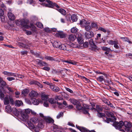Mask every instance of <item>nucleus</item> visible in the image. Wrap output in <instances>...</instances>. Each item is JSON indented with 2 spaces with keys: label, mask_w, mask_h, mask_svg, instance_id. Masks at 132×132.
Returning a JSON list of instances; mask_svg holds the SVG:
<instances>
[{
  "label": "nucleus",
  "mask_w": 132,
  "mask_h": 132,
  "mask_svg": "<svg viewBox=\"0 0 132 132\" xmlns=\"http://www.w3.org/2000/svg\"><path fill=\"white\" fill-rule=\"evenodd\" d=\"M31 111L29 109H25V110H22L20 109H15L13 112L16 116H20L24 120H26L28 119V114L30 113Z\"/></svg>",
  "instance_id": "f257e3e1"
},
{
  "label": "nucleus",
  "mask_w": 132,
  "mask_h": 132,
  "mask_svg": "<svg viewBox=\"0 0 132 132\" xmlns=\"http://www.w3.org/2000/svg\"><path fill=\"white\" fill-rule=\"evenodd\" d=\"M94 33L92 31L86 32L85 34L86 38L90 39L89 40V44L92 47L91 50L93 51H95L97 47L94 43L93 39L92 38L94 36Z\"/></svg>",
  "instance_id": "f03ea898"
},
{
  "label": "nucleus",
  "mask_w": 132,
  "mask_h": 132,
  "mask_svg": "<svg viewBox=\"0 0 132 132\" xmlns=\"http://www.w3.org/2000/svg\"><path fill=\"white\" fill-rule=\"evenodd\" d=\"M113 125L114 127L117 129H120L124 126L127 129V130H130V128L132 127V123L131 122H128L126 121L124 122L122 121H120L119 122H115L113 123Z\"/></svg>",
  "instance_id": "7ed1b4c3"
},
{
  "label": "nucleus",
  "mask_w": 132,
  "mask_h": 132,
  "mask_svg": "<svg viewBox=\"0 0 132 132\" xmlns=\"http://www.w3.org/2000/svg\"><path fill=\"white\" fill-rule=\"evenodd\" d=\"M46 7L55 9V7L59 8L60 6L50 0H46L45 2L40 4Z\"/></svg>",
  "instance_id": "20e7f679"
},
{
  "label": "nucleus",
  "mask_w": 132,
  "mask_h": 132,
  "mask_svg": "<svg viewBox=\"0 0 132 132\" xmlns=\"http://www.w3.org/2000/svg\"><path fill=\"white\" fill-rule=\"evenodd\" d=\"M69 101L74 105H76V107L81 106V105L79 101L75 98H70L69 99Z\"/></svg>",
  "instance_id": "39448f33"
},
{
  "label": "nucleus",
  "mask_w": 132,
  "mask_h": 132,
  "mask_svg": "<svg viewBox=\"0 0 132 132\" xmlns=\"http://www.w3.org/2000/svg\"><path fill=\"white\" fill-rule=\"evenodd\" d=\"M15 23L17 25L19 26L24 27L26 25V22L24 19L17 20Z\"/></svg>",
  "instance_id": "423d86ee"
},
{
  "label": "nucleus",
  "mask_w": 132,
  "mask_h": 132,
  "mask_svg": "<svg viewBox=\"0 0 132 132\" xmlns=\"http://www.w3.org/2000/svg\"><path fill=\"white\" fill-rule=\"evenodd\" d=\"M76 128L81 132H96L94 130H89L85 128L76 125Z\"/></svg>",
  "instance_id": "0eeeda50"
},
{
  "label": "nucleus",
  "mask_w": 132,
  "mask_h": 132,
  "mask_svg": "<svg viewBox=\"0 0 132 132\" xmlns=\"http://www.w3.org/2000/svg\"><path fill=\"white\" fill-rule=\"evenodd\" d=\"M91 108V109L92 110L95 109L96 110V111L98 112L97 113L98 116L99 117H102L104 115V114L103 113L99 112L100 111H102L103 109V108Z\"/></svg>",
  "instance_id": "6e6552de"
},
{
  "label": "nucleus",
  "mask_w": 132,
  "mask_h": 132,
  "mask_svg": "<svg viewBox=\"0 0 132 132\" xmlns=\"http://www.w3.org/2000/svg\"><path fill=\"white\" fill-rule=\"evenodd\" d=\"M105 109L107 110L105 111V113L106 115L109 117H111V118H113L114 121L116 120V117L114 116L113 113L107 110V109Z\"/></svg>",
  "instance_id": "1a4fd4ad"
},
{
  "label": "nucleus",
  "mask_w": 132,
  "mask_h": 132,
  "mask_svg": "<svg viewBox=\"0 0 132 132\" xmlns=\"http://www.w3.org/2000/svg\"><path fill=\"white\" fill-rule=\"evenodd\" d=\"M55 36L56 37H60L61 38H64L65 37V34L62 31H58L55 34Z\"/></svg>",
  "instance_id": "9d476101"
},
{
  "label": "nucleus",
  "mask_w": 132,
  "mask_h": 132,
  "mask_svg": "<svg viewBox=\"0 0 132 132\" xmlns=\"http://www.w3.org/2000/svg\"><path fill=\"white\" fill-rule=\"evenodd\" d=\"M75 46V44L74 43H70V45L68 44H66V49H68L69 50H66L68 51H70L72 50V47H76Z\"/></svg>",
  "instance_id": "9b49d317"
},
{
  "label": "nucleus",
  "mask_w": 132,
  "mask_h": 132,
  "mask_svg": "<svg viewBox=\"0 0 132 132\" xmlns=\"http://www.w3.org/2000/svg\"><path fill=\"white\" fill-rule=\"evenodd\" d=\"M78 110L84 114H88V110L89 108H76Z\"/></svg>",
  "instance_id": "f8f14e48"
},
{
  "label": "nucleus",
  "mask_w": 132,
  "mask_h": 132,
  "mask_svg": "<svg viewBox=\"0 0 132 132\" xmlns=\"http://www.w3.org/2000/svg\"><path fill=\"white\" fill-rule=\"evenodd\" d=\"M15 106L16 107H20L21 106H23V104L22 101L19 100H16L15 101Z\"/></svg>",
  "instance_id": "ddd939ff"
},
{
  "label": "nucleus",
  "mask_w": 132,
  "mask_h": 132,
  "mask_svg": "<svg viewBox=\"0 0 132 132\" xmlns=\"http://www.w3.org/2000/svg\"><path fill=\"white\" fill-rule=\"evenodd\" d=\"M31 101L33 104L35 105H38L39 103L42 102L40 99H37L35 98H32Z\"/></svg>",
  "instance_id": "4468645a"
},
{
  "label": "nucleus",
  "mask_w": 132,
  "mask_h": 132,
  "mask_svg": "<svg viewBox=\"0 0 132 132\" xmlns=\"http://www.w3.org/2000/svg\"><path fill=\"white\" fill-rule=\"evenodd\" d=\"M62 61L63 62V63L65 64H67L66 63L69 64H71L73 65H75L76 64V62H74L73 61L71 60H62Z\"/></svg>",
  "instance_id": "2eb2a0df"
},
{
  "label": "nucleus",
  "mask_w": 132,
  "mask_h": 132,
  "mask_svg": "<svg viewBox=\"0 0 132 132\" xmlns=\"http://www.w3.org/2000/svg\"><path fill=\"white\" fill-rule=\"evenodd\" d=\"M38 95V93L37 92L34 91L32 90L29 94V95L31 97H36Z\"/></svg>",
  "instance_id": "dca6fc26"
},
{
  "label": "nucleus",
  "mask_w": 132,
  "mask_h": 132,
  "mask_svg": "<svg viewBox=\"0 0 132 132\" xmlns=\"http://www.w3.org/2000/svg\"><path fill=\"white\" fill-rule=\"evenodd\" d=\"M102 100L103 102L108 105L109 106H110V107H113L112 104L107 99L104 98L102 99Z\"/></svg>",
  "instance_id": "f3484780"
},
{
  "label": "nucleus",
  "mask_w": 132,
  "mask_h": 132,
  "mask_svg": "<svg viewBox=\"0 0 132 132\" xmlns=\"http://www.w3.org/2000/svg\"><path fill=\"white\" fill-rule=\"evenodd\" d=\"M44 119L47 123H53L54 122V120L49 117H44Z\"/></svg>",
  "instance_id": "a211bd4d"
},
{
  "label": "nucleus",
  "mask_w": 132,
  "mask_h": 132,
  "mask_svg": "<svg viewBox=\"0 0 132 132\" xmlns=\"http://www.w3.org/2000/svg\"><path fill=\"white\" fill-rule=\"evenodd\" d=\"M77 40L78 43L80 44H82L84 43L83 39L81 35H78L77 37Z\"/></svg>",
  "instance_id": "6ab92c4d"
},
{
  "label": "nucleus",
  "mask_w": 132,
  "mask_h": 132,
  "mask_svg": "<svg viewBox=\"0 0 132 132\" xmlns=\"http://www.w3.org/2000/svg\"><path fill=\"white\" fill-rule=\"evenodd\" d=\"M8 16L9 19L11 20H14L15 19V16L14 14L11 12H9L8 13Z\"/></svg>",
  "instance_id": "aec40b11"
},
{
  "label": "nucleus",
  "mask_w": 132,
  "mask_h": 132,
  "mask_svg": "<svg viewBox=\"0 0 132 132\" xmlns=\"http://www.w3.org/2000/svg\"><path fill=\"white\" fill-rule=\"evenodd\" d=\"M61 43L59 42L54 41L52 44L53 46L54 47L59 48L60 45H61Z\"/></svg>",
  "instance_id": "412c9836"
},
{
  "label": "nucleus",
  "mask_w": 132,
  "mask_h": 132,
  "mask_svg": "<svg viewBox=\"0 0 132 132\" xmlns=\"http://www.w3.org/2000/svg\"><path fill=\"white\" fill-rule=\"evenodd\" d=\"M30 122L32 123H36L39 122V120L37 118L34 117L30 119Z\"/></svg>",
  "instance_id": "4be33fe9"
},
{
  "label": "nucleus",
  "mask_w": 132,
  "mask_h": 132,
  "mask_svg": "<svg viewBox=\"0 0 132 132\" xmlns=\"http://www.w3.org/2000/svg\"><path fill=\"white\" fill-rule=\"evenodd\" d=\"M15 109H16V108H5V111L8 113H10L12 112L14 114L13 112L15 110Z\"/></svg>",
  "instance_id": "5701e85b"
},
{
  "label": "nucleus",
  "mask_w": 132,
  "mask_h": 132,
  "mask_svg": "<svg viewBox=\"0 0 132 132\" xmlns=\"http://www.w3.org/2000/svg\"><path fill=\"white\" fill-rule=\"evenodd\" d=\"M17 45L20 48L22 47L25 48H28V46L25 44L20 42H18L17 43Z\"/></svg>",
  "instance_id": "b1692460"
},
{
  "label": "nucleus",
  "mask_w": 132,
  "mask_h": 132,
  "mask_svg": "<svg viewBox=\"0 0 132 132\" xmlns=\"http://www.w3.org/2000/svg\"><path fill=\"white\" fill-rule=\"evenodd\" d=\"M80 24L81 26L84 27L85 26L88 24L87 21L84 19H82L80 21Z\"/></svg>",
  "instance_id": "393cba45"
},
{
  "label": "nucleus",
  "mask_w": 132,
  "mask_h": 132,
  "mask_svg": "<svg viewBox=\"0 0 132 132\" xmlns=\"http://www.w3.org/2000/svg\"><path fill=\"white\" fill-rule=\"evenodd\" d=\"M66 44H61V43L59 49L61 50H69L68 49H66Z\"/></svg>",
  "instance_id": "a878e982"
},
{
  "label": "nucleus",
  "mask_w": 132,
  "mask_h": 132,
  "mask_svg": "<svg viewBox=\"0 0 132 132\" xmlns=\"http://www.w3.org/2000/svg\"><path fill=\"white\" fill-rule=\"evenodd\" d=\"M41 98L44 101H47L48 98V95L43 94L41 95Z\"/></svg>",
  "instance_id": "bb28decb"
},
{
  "label": "nucleus",
  "mask_w": 132,
  "mask_h": 132,
  "mask_svg": "<svg viewBox=\"0 0 132 132\" xmlns=\"http://www.w3.org/2000/svg\"><path fill=\"white\" fill-rule=\"evenodd\" d=\"M58 9V8H57V9H55L63 15H65L66 14V12L64 9Z\"/></svg>",
  "instance_id": "cd10ccee"
},
{
  "label": "nucleus",
  "mask_w": 132,
  "mask_h": 132,
  "mask_svg": "<svg viewBox=\"0 0 132 132\" xmlns=\"http://www.w3.org/2000/svg\"><path fill=\"white\" fill-rule=\"evenodd\" d=\"M49 102L51 104L56 103L57 101L56 100L55 98H50L48 99Z\"/></svg>",
  "instance_id": "c85d7f7f"
},
{
  "label": "nucleus",
  "mask_w": 132,
  "mask_h": 132,
  "mask_svg": "<svg viewBox=\"0 0 132 132\" xmlns=\"http://www.w3.org/2000/svg\"><path fill=\"white\" fill-rule=\"evenodd\" d=\"M76 37V36L75 35L71 34L69 35L68 39L70 40L73 41Z\"/></svg>",
  "instance_id": "c756f323"
},
{
  "label": "nucleus",
  "mask_w": 132,
  "mask_h": 132,
  "mask_svg": "<svg viewBox=\"0 0 132 132\" xmlns=\"http://www.w3.org/2000/svg\"><path fill=\"white\" fill-rule=\"evenodd\" d=\"M53 130L55 132H59L60 130V128L59 126L55 125L53 127Z\"/></svg>",
  "instance_id": "7c9ffc66"
},
{
  "label": "nucleus",
  "mask_w": 132,
  "mask_h": 132,
  "mask_svg": "<svg viewBox=\"0 0 132 132\" xmlns=\"http://www.w3.org/2000/svg\"><path fill=\"white\" fill-rule=\"evenodd\" d=\"M71 19L73 22H76L78 19L77 17L75 14L72 15L71 16Z\"/></svg>",
  "instance_id": "2f4dec72"
},
{
  "label": "nucleus",
  "mask_w": 132,
  "mask_h": 132,
  "mask_svg": "<svg viewBox=\"0 0 132 132\" xmlns=\"http://www.w3.org/2000/svg\"><path fill=\"white\" fill-rule=\"evenodd\" d=\"M36 61L38 64L41 67H43V62L44 61L39 59H37Z\"/></svg>",
  "instance_id": "473e14b6"
},
{
  "label": "nucleus",
  "mask_w": 132,
  "mask_h": 132,
  "mask_svg": "<svg viewBox=\"0 0 132 132\" xmlns=\"http://www.w3.org/2000/svg\"><path fill=\"white\" fill-rule=\"evenodd\" d=\"M9 97H5L4 99V104L6 105H8L9 104L10 101Z\"/></svg>",
  "instance_id": "72a5a7b5"
},
{
  "label": "nucleus",
  "mask_w": 132,
  "mask_h": 132,
  "mask_svg": "<svg viewBox=\"0 0 132 132\" xmlns=\"http://www.w3.org/2000/svg\"><path fill=\"white\" fill-rule=\"evenodd\" d=\"M44 58L47 60H49L50 61H55V59L53 57L49 56H46L44 57Z\"/></svg>",
  "instance_id": "f704fd0d"
},
{
  "label": "nucleus",
  "mask_w": 132,
  "mask_h": 132,
  "mask_svg": "<svg viewBox=\"0 0 132 132\" xmlns=\"http://www.w3.org/2000/svg\"><path fill=\"white\" fill-rule=\"evenodd\" d=\"M9 101L10 102V104L12 105H14L15 101L14 102V101L12 97L11 96H9Z\"/></svg>",
  "instance_id": "c9c22d12"
},
{
  "label": "nucleus",
  "mask_w": 132,
  "mask_h": 132,
  "mask_svg": "<svg viewBox=\"0 0 132 132\" xmlns=\"http://www.w3.org/2000/svg\"><path fill=\"white\" fill-rule=\"evenodd\" d=\"M29 90L27 89H26L23 90L22 92V94L25 96L27 95L29 93Z\"/></svg>",
  "instance_id": "e433bc0d"
},
{
  "label": "nucleus",
  "mask_w": 132,
  "mask_h": 132,
  "mask_svg": "<svg viewBox=\"0 0 132 132\" xmlns=\"http://www.w3.org/2000/svg\"><path fill=\"white\" fill-rule=\"evenodd\" d=\"M97 80L100 82H102L103 81H105L104 77L103 76H100L97 78Z\"/></svg>",
  "instance_id": "4c0bfd02"
},
{
  "label": "nucleus",
  "mask_w": 132,
  "mask_h": 132,
  "mask_svg": "<svg viewBox=\"0 0 132 132\" xmlns=\"http://www.w3.org/2000/svg\"><path fill=\"white\" fill-rule=\"evenodd\" d=\"M41 122L40 121L38 122V127L39 128H42L44 127V125H43V120H41Z\"/></svg>",
  "instance_id": "58836bf2"
},
{
  "label": "nucleus",
  "mask_w": 132,
  "mask_h": 132,
  "mask_svg": "<svg viewBox=\"0 0 132 132\" xmlns=\"http://www.w3.org/2000/svg\"><path fill=\"white\" fill-rule=\"evenodd\" d=\"M39 28L41 29L43 28V26L42 23L40 22H37L35 24Z\"/></svg>",
  "instance_id": "ea45409f"
},
{
  "label": "nucleus",
  "mask_w": 132,
  "mask_h": 132,
  "mask_svg": "<svg viewBox=\"0 0 132 132\" xmlns=\"http://www.w3.org/2000/svg\"><path fill=\"white\" fill-rule=\"evenodd\" d=\"M84 27H85V30L87 32L90 31V30L92 29L91 27L89 25H86Z\"/></svg>",
  "instance_id": "a19ab883"
},
{
  "label": "nucleus",
  "mask_w": 132,
  "mask_h": 132,
  "mask_svg": "<svg viewBox=\"0 0 132 132\" xmlns=\"http://www.w3.org/2000/svg\"><path fill=\"white\" fill-rule=\"evenodd\" d=\"M30 26L32 30L34 32L36 31V27L33 24L30 23Z\"/></svg>",
  "instance_id": "79ce46f5"
},
{
  "label": "nucleus",
  "mask_w": 132,
  "mask_h": 132,
  "mask_svg": "<svg viewBox=\"0 0 132 132\" xmlns=\"http://www.w3.org/2000/svg\"><path fill=\"white\" fill-rule=\"evenodd\" d=\"M78 30V29L76 27H74L71 29V32L72 33H76L77 32Z\"/></svg>",
  "instance_id": "37998d69"
},
{
  "label": "nucleus",
  "mask_w": 132,
  "mask_h": 132,
  "mask_svg": "<svg viewBox=\"0 0 132 132\" xmlns=\"http://www.w3.org/2000/svg\"><path fill=\"white\" fill-rule=\"evenodd\" d=\"M117 40H111L109 41L108 43L111 45H113L114 44L116 43L117 42Z\"/></svg>",
  "instance_id": "c03bdc74"
},
{
  "label": "nucleus",
  "mask_w": 132,
  "mask_h": 132,
  "mask_svg": "<svg viewBox=\"0 0 132 132\" xmlns=\"http://www.w3.org/2000/svg\"><path fill=\"white\" fill-rule=\"evenodd\" d=\"M63 115V112H60L56 116V118L58 119L60 118L61 117H62Z\"/></svg>",
  "instance_id": "a18cd8bd"
},
{
  "label": "nucleus",
  "mask_w": 132,
  "mask_h": 132,
  "mask_svg": "<svg viewBox=\"0 0 132 132\" xmlns=\"http://www.w3.org/2000/svg\"><path fill=\"white\" fill-rule=\"evenodd\" d=\"M91 27L92 28H97V25L96 23L94 22H92L91 24Z\"/></svg>",
  "instance_id": "49530a36"
},
{
  "label": "nucleus",
  "mask_w": 132,
  "mask_h": 132,
  "mask_svg": "<svg viewBox=\"0 0 132 132\" xmlns=\"http://www.w3.org/2000/svg\"><path fill=\"white\" fill-rule=\"evenodd\" d=\"M90 106H92V107H95V106H96V107H100V106L99 105H98L94 102H92L90 103Z\"/></svg>",
  "instance_id": "de8ad7c7"
},
{
  "label": "nucleus",
  "mask_w": 132,
  "mask_h": 132,
  "mask_svg": "<svg viewBox=\"0 0 132 132\" xmlns=\"http://www.w3.org/2000/svg\"><path fill=\"white\" fill-rule=\"evenodd\" d=\"M114 121L113 118L112 119L110 118H107L106 120H105L106 122L108 123H109L110 122H112Z\"/></svg>",
  "instance_id": "09e8293b"
},
{
  "label": "nucleus",
  "mask_w": 132,
  "mask_h": 132,
  "mask_svg": "<svg viewBox=\"0 0 132 132\" xmlns=\"http://www.w3.org/2000/svg\"><path fill=\"white\" fill-rule=\"evenodd\" d=\"M116 43L114 44V47L116 49H118L119 48V47L118 45V44H119V42L118 40L116 41Z\"/></svg>",
  "instance_id": "8fccbe9b"
},
{
  "label": "nucleus",
  "mask_w": 132,
  "mask_h": 132,
  "mask_svg": "<svg viewBox=\"0 0 132 132\" xmlns=\"http://www.w3.org/2000/svg\"><path fill=\"white\" fill-rule=\"evenodd\" d=\"M0 8H3L4 9H5L6 8V7L4 4L1 1H0Z\"/></svg>",
  "instance_id": "3c124183"
},
{
  "label": "nucleus",
  "mask_w": 132,
  "mask_h": 132,
  "mask_svg": "<svg viewBox=\"0 0 132 132\" xmlns=\"http://www.w3.org/2000/svg\"><path fill=\"white\" fill-rule=\"evenodd\" d=\"M55 98L56 101H57V99L59 100H63V98L61 97L60 96H56L55 97Z\"/></svg>",
  "instance_id": "603ef678"
},
{
  "label": "nucleus",
  "mask_w": 132,
  "mask_h": 132,
  "mask_svg": "<svg viewBox=\"0 0 132 132\" xmlns=\"http://www.w3.org/2000/svg\"><path fill=\"white\" fill-rule=\"evenodd\" d=\"M42 69L44 70L49 71L50 70V68L47 66H45V67L42 68Z\"/></svg>",
  "instance_id": "864d4df0"
},
{
  "label": "nucleus",
  "mask_w": 132,
  "mask_h": 132,
  "mask_svg": "<svg viewBox=\"0 0 132 132\" xmlns=\"http://www.w3.org/2000/svg\"><path fill=\"white\" fill-rule=\"evenodd\" d=\"M102 49L103 50L105 51H110V48L104 46L103 47H102Z\"/></svg>",
  "instance_id": "5fc2aeb1"
},
{
  "label": "nucleus",
  "mask_w": 132,
  "mask_h": 132,
  "mask_svg": "<svg viewBox=\"0 0 132 132\" xmlns=\"http://www.w3.org/2000/svg\"><path fill=\"white\" fill-rule=\"evenodd\" d=\"M4 94L1 91H0V98L2 99H3L4 97Z\"/></svg>",
  "instance_id": "6e6d98bb"
},
{
  "label": "nucleus",
  "mask_w": 132,
  "mask_h": 132,
  "mask_svg": "<svg viewBox=\"0 0 132 132\" xmlns=\"http://www.w3.org/2000/svg\"><path fill=\"white\" fill-rule=\"evenodd\" d=\"M60 89L57 86H55L54 89L53 90V91L56 92H57L59 91Z\"/></svg>",
  "instance_id": "4d7b16f0"
},
{
  "label": "nucleus",
  "mask_w": 132,
  "mask_h": 132,
  "mask_svg": "<svg viewBox=\"0 0 132 132\" xmlns=\"http://www.w3.org/2000/svg\"><path fill=\"white\" fill-rule=\"evenodd\" d=\"M66 18L67 19V20L68 21L70 20V18H71V16L70 15V14H68L66 16Z\"/></svg>",
  "instance_id": "13d9d810"
},
{
  "label": "nucleus",
  "mask_w": 132,
  "mask_h": 132,
  "mask_svg": "<svg viewBox=\"0 0 132 132\" xmlns=\"http://www.w3.org/2000/svg\"><path fill=\"white\" fill-rule=\"evenodd\" d=\"M96 73L98 74H103L104 75L105 77H107V75L105 74V73L104 72H99V71H96Z\"/></svg>",
  "instance_id": "bf43d9fd"
},
{
  "label": "nucleus",
  "mask_w": 132,
  "mask_h": 132,
  "mask_svg": "<svg viewBox=\"0 0 132 132\" xmlns=\"http://www.w3.org/2000/svg\"><path fill=\"white\" fill-rule=\"evenodd\" d=\"M50 88L52 90H53L55 86L53 85L52 83H51L50 85H49Z\"/></svg>",
  "instance_id": "052dcab7"
},
{
  "label": "nucleus",
  "mask_w": 132,
  "mask_h": 132,
  "mask_svg": "<svg viewBox=\"0 0 132 132\" xmlns=\"http://www.w3.org/2000/svg\"><path fill=\"white\" fill-rule=\"evenodd\" d=\"M37 81L34 80H32L30 82V84L31 85L32 84H35L36 85L37 84Z\"/></svg>",
  "instance_id": "680f3d73"
},
{
  "label": "nucleus",
  "mask_w": 132,
  "mask_h": 132,
  "mask_svg": "<svg viewBox=\"0 0 132 132\" xmlns=\"http://www.w3.org/2000/svg\"><path fill=\"white\" fill-rule=\"evenodd\" d=\"M98 30L101 31H102L105 33L106 32V30L105 29H104L101 27H99L98 29Z\"/></svg>",
  "instance_id": "e2e57ef3"
},
{
  "label": "nucleus",
  "mask_w": 132,
  "mask_h": 132,
  "mask_svg": "<svg viewBox=\"0 0 132 132\" xmlns=\"http://www.w3.org/2000/svg\"><path fill=\"white\" fill-rule=\"evenodd\" d=\"M65 89L68 92H69L71 93H73V91L70 88H67V87H65Z\"/></svg>",
  "instance_id": "0e129e2a"
},
{
  "label": "nucleus",
  "mask_w": 132,
  "mask_h": 132,
  "mask_svg": "<svg viewBox=\"0 0 132 132\" xmlns=\"http://www.w3.org/2000/svg\"><path fill=\"white\" fill-rule=\"evenodd\" d=\"M3 45L5 47H7L9 48H14V47L13 46L11 45H7L6 44H3Z\"/></svg>",
  "instance_id": "69168bd1"
},
{
  "label": "nucleus",
  "mask_w": 132,
  "mask_h": 132,
  "mask_svg": "<svg viewBox=\"0 0 132 132\" xmlns=\"http://www.w3.org/2000/svg\"><path fill=\"white\" fill-rule=\"evenodd\" d=\"M7 79L9 81H11L13 80H14L15 79L12 77H8L7 78Z\"/></svg>",
  "instance_id": "338daca9"
},
{
  "label": "nucleus",
  "mask_w": 132,
  "mask_h": 132,
  "mask_svg": "<svg viewBox=\"0 0 132 132\" xmlns=\"http://www.w3.org/2000/svg\"><path fill=\"white\" fill-rule=\"evenodd\" d=\"M126 57H129V58L130 59H132V54L131 53H128L127 54H126Z\"/></svg>",
  "instance_id": "774afa93"
}]
</instances>
